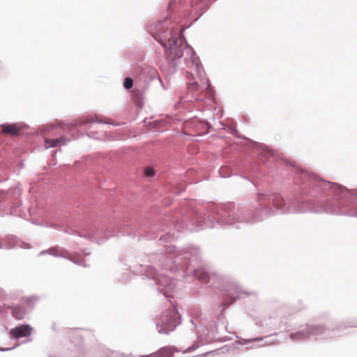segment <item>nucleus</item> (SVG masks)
I'll use <instances>...</instances> for the list:
<instances>
[{"label": "nucleus", "mask_w": 357, "mask_h": 357, "mask_svg": "<svg viewBox=\"0 0 357 357\" xmlns=\"http://www.w3.org/2000/svg\"><path fill=\"white\" fill-rule=\"evenodd\" d=\"M183 44V38L180 36L178 39L173 35L167 42L162 43L166 49V53L172 59L180 58L183 56L182 45Z\"/></svg>", "instance_id": "1"}, {"label": "nucleus", "mask_w": 357, "mask_h": 357, "mask_svg": "<svg viewBox=\"0 0 357 357\" xmlns=\"http://www.w3.org/2000/svg\"><path fill=\"white\" fill-rule=\"evenodd\" d=\"M176 326V317L175 312H172L169 316L164 315L162 317L160 326L158 331L160 333H168L173 331Z\"/></svg>", "instance_id": "2"}, {"label": "nucleus", "mask_w": 357, "mask_h": 357, "mask_svg": "<svg viewBox=\"0 0 357 357\" xmlns=\"http://www.w3.org/2000/svg\"><path fill=\"white\" fill-rule=\"evenodd\" d=\"M32 328L29 325H21L13 328L10 334L15 338H20L31 335Z\"/></svg>", "instance_id": "3"}, {"label": "nucleus", "mask_w": 357, "mask_h": 357, "mask_svg": "<svg viewBox=\"0 0 357 357\" xmlns=\"http://www.w3.org/2000/svg\"><path fill=\"white\" fill-rule=\"evenodd\" d=\"M2 132L11 136H17L21 128L17 124H2L0 126Z\"/></svg>", "instance_id": "4"}, {"label": "nucleus", "mask_w": 357, "mask_h": 357, "mask_svg": "<svg viewBox=\"0 0 357 357\" xmlns=\"http://www.w3.org/2000/svg\"><path fill=\"white\" fill-rule=\"evenodd\" d=\"M178 349L174 347H165L160 350V357H173L175 352H178Z\"/></svg>", "instance_id": "5"}, {"label": "nucleus", "mask_w": 357, "mask_h": 357, "mask_svg": "<svg viewBox=\"0 0 357 357\" xmlns=\"http://www.w3.org/2000/svg\"><path fill=\"white\" fill-rule=\"evenodd\" d=\"M63 138H58L55 139H45V146L46 149L56 147L60 144H65Z\"/></svg>", "instance_id": "6"}, {"label": "nucleus", "mask_w": 357, "mask_h": 357, "mask_svg": "<svg viewBox=\"0 0 357 357\" xmlns=\"http://www.w3.org/2000/svg\"><path fill=\"white\" fill-rule=\"evenodd\" d=\"M12 314L15 319L20 320L24 318L25 312L22 307H15L12 309Z\"/></svg>", "instance_id": "7"}, {"label": "nucleus", "mask_w": 357, "mask_h": 357, "mask_svg": "<svg viewBox=\"0 0 357 357\" xmlns=\"http://www.w3.org/2000/svg\"><path fill=\"white\" fill-rule=\"evenodd\" d=\"M195 276L202 282L207 283L209 281V276L207 273L202 270H197Z\"/></svg>", "instance_id": "8"}, {"label": "nucleus", "mask_w": 357, "mask_h": 357, "mask_svg": "<svg viewBox=\"0 0 357 357\" xmlns=\"http://www.w3.org/2000/svg\"><path fill=\"white\" fill-rule=\"evenodd\" d=\"M273 204L277 208H282L284 206V201L280 195H276L273 199Z\"/></svg>", "instance_id": "9"}, {"label": "nucleus", "mask_w": 357, "mask_h": 357, "mask_svg": "<svg viewBox=\"0 0 357 357\" xmlns=\"http://www.w3.org/2000/svg\"><path fill=\"white\" fill-rule=\"evenodd\" d=\"M312 332L310 331V329L307 328L306 332L302 331V332H299L298 333L291 334V339H295L296 337V338H303L305 337L308 336Z\"/></svg>", "instance_id": "10"}, {"label": "nucleus", "mask_w": 357, "mask_h": 357, "mask_svg": "<svg viewBox=\"0 0 357 357\" xmlns=\"http://www.w3.org/2000/svg\"><path fill=\"white\" fill-rule=\"evenodd\" d=\"M188 92L194 94L195 93H197L199 90V86L197 82H192L189 84L188 86Z\"/></svg>", "instance_id": "11"}, {"label": "nucleus", "mask_w": 357, "mask_h": 357, "mask_svg": "<svg viewBox=\"0 0 357 357\" xmlns=\"http://www.w3.org/2000/svg\"><path fill=\"white\" fill-rule=\"evenodd\" d=\"M133 85V80L130 77H126L124 79L123 86L126 89H130Z\"/></svg>", "instance_id": "12"}, {"label": "nucleus", "mask_w": 357, "mask_h": 357, "mask_svg": "<svg viewBox=\"0 0 357 357\" xmlns=\"http://www.w3.org/2000/svg\"><path fill=\"white\" fill-rule=\"evenodd\" d=\"M145 174L148 177H151L154 175V170L152 168H147L145 170Z\"/></svg>", "instance_id": "13"}, {"label": "nucleus", "mask_w": 357, "mask_h": 357, "mask_svg": "<svg viewBox=\"0 0 357 357\" xmlns=\"http://www.w3.org/2000/svg\"><path fill=\"white\" fill-rule=\"evenodd\" d=\"M197 347H198V346L197 344H193L192 346L188 347L187 349L183 351V353H188L191 351L195 350Z\"/></svg>", "instance_id": "14"}, {"label": "nucleus", "mask_w": 357, "mask_h": 357, "mask_svg": "<svg viewBox=\"0 0 357 357\" xmlns=\"http://www.w3.org/2000/svg\"><path fill=\"white\" fill-rule=\"evenodd\" d=\"M201 0H192V5L195 6L197 5Z\"/></svg>", "instance_id": "15"}]
</instances>
